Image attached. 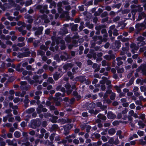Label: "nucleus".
<instances>
[{"label":"nucleus","instance_id":"3","mask_svg":"<svg viewBox=\"0 0 146 146\" xmlns=\"http://www.w3.org/2000/svg\"><path fill=\"white\" fill-rule=\"evenodd\" d=\"M30 54L29 52H24L21 53H20L18 55V56L19 58H23L28 56Z\"/></svg>","mask_w":146,"mask_h":146},{"label":"nucleus","instance_id":"2","mask_svg":"<svg viewBox=\"0 0 146 146\" xmlns=\"http://www.w3.org/2000/svg\"><path fill=\"white\" fill-rule=\"evenodd\" d=\"M6 142L9 145L13 146H17V142L15 139H13L12 141H11L10 139H7L6 140Z\"/></svg>","mask_w":146,"mask_h":146},{"label":"nucleus","instance_id":"18","mask_svg":"<svg viewBox=\"0 0 146 146\" xmlns=\"http://www.w3.org/2000/svg\"><path fill=\"white\" fill-rule=\"evenodd\" d=\"M14 135L16 137H19L21 136V133L19 132L16 131L14 133Z\"/></svg>","mask_w":146,"mask_h":146},{"label":"nucleus","instance_id":"37","mask_svg":"<svg viewBox=\"0 0 146 146\" xmlns=\"http://www.w3.org/2000/svg\"><path fill=\"white\" fill-rule=\"evenodd\" d=\"M119 124V122L118 121H115L113 122V124L114 126L117 125H118Z\"/></svg>","mask_w":146,"mask_h":146},{"label":"nucleus","instance_id":"48","mask_svg":"<svg viewBox=\"0 0 146 146\" xmlns=\"http://www.w3.org/2000/svg\"><path fill=\"white\" fill-rule=\"evenodd\" d=\"M73 142L74 143L76 144H78L79 143V141L78 140L75 139L73 140Z\"/></svg>","mask_w":146,"mask_h":146},{"label":"nucleus","instance_id":"16","mask_svg":"<svg viewBox=\"0 0 146 146\" xmlns=\"http://www.w3.org/2000/svg\"><path fill=\"white\" fill-rule=\"evenodd\" d=\"M122 60V58L120 57H119L117 58V60L118 62V65L120 66L122 64L123 62L121 61Z\"/></svg>","mask_w":146,"mask_h":146},{"label":"nucleus","instance_id":"34","mask_svg":"<svg viewBox=\"0 0 146 146\" xmlns=\"http://www.w3.org/2000/svg\"><path fill=\"white\" fill-rule=\"evenodd\" d=\"M7 66L8 67H10L11 66L13 68H15V65H12L11 63H8L7 64Z\"/></svg>","mask_w":146,"mask_h":146},{"label":"nucleus","instance_id":"26","mask_svg":"<svg viewBox=\"0 0 146 146\" xmlns=\"http://www.w3.org/2000/svg\"><path fill=\"white\" fill-rule=\"evenodd\" d=\"M35 111V109L33 108H30L28 109L27 111V112L28 113H30L34 112Z\"/></svg>","mask_w":146,"mask_h":146},{"label":"nucleus","instance_id":"60","mask_svg":"<svg viewBox=\"0 0 146 146\" xmlns=\"http://www.w3.org/2000/svg\"><path fill=\"white\" fill-rule=\"evenodd\" d=\"M129 113L130 115L131 116H132L134 114V112L133 110H131L129 112Z\"/></svg>","mask_w":146,"mask_h":146},{"label":"nucleus","instance_id":"11","mask_svg":"<svg viewBox=\"0 0 146 146\" xmlns=\"http://www.w3.org/2000/svg\"><path fill=\"white\" fill-rule=\"evenodd\" d=\"M61 76V75L59 73L58 74L57 73H56V74L54 75V80H57L59 78H60Z\"/></svg>","mask_w":146,"mask_h":146},{"label":"nucleus","instance_id":"30","mask_svg":"<svg viewBox=\"0 0 146 146\" xmlns=\"http://www.w3.org/2000/svg\"><path fill=\"white\" fill-rule=\"evenodd\" d=\"M115 45H116V48L118 49L121 46L120 42H116Z\"/></svg>","mask_w":146,"mask_h":146},{"label":"nucleus","instance_id":"19","mask_svg":"<svg viewBox=\"0 0 146 146\" xmlns=\"http://www.w3.org/2000/svg\"><path fill=\"white\" fill-rule=\"evenodd\" d=\"M62 5V3L61 2H59L58 3V12L60 13L62 11V9L61 8Z\"/></svg>","mask_w":146,"mask_h":146},{"label":"nucleus","instance_id":"44","mask_svg":"<svg viewBox=\"0 0 146 146\" xmlns=\"http://www.w3.org/2000/svg\"><path fill=\"white\" fill-rule=\"evenodd\" d=\"M115 88L118 92L119 93L120 92L121 90L120 88L117 86H115Z\"/></svg>","mask_w":146,"mask_h":146},{"label":"nucleus","instance_id":"28","mask_svg":"<svg viewBox=\"0 0 146 146\" xmlns=\"http://www.w3.org/2000/svg\"><path fill=\"white\" fill-rule=\"evenodd\" d=\"M137 134L140 136H142L143 135V132L141 131H138L137 132Z\"/></svg>","mask_w":146,"mask_h":146},{"label":"nucleus","instance_id":"43","mask_svg":"<svg viewBox=\"0 0 146 146\" xmlns=\"http://www.w3.org/2000/svg\"><path fill=\"white\" fill-rule=\"evenodd\" d=\"M44 54V52L42 51H38V54L41 55H43Z\"/></svg>","mask_w":146,"mask_h":146},{"label":"nucleus","instance_id":"40","mask_svg":"<svg viewBox=\"0 0 146 146\" xmlns=\"http://www.w3.org/2000/svg\"><path fill=\"white\" fill-rule=\"evenodd\" d=\"M129 107L131 109H133L135 108V106L134 104H132L130 105Z\"/></svg>","mask_w":146,"mask_h":146},{"label":"nucleus","instance_id":"63","mask_svg":"<svg viewBox=\"0 0 146 146\" xmlns=\"http://www.w3.org/2000/svg\"><path fill=\"white\" fill-rule=\"evenodd\" d=\"M128 62L129 63H131L132 62L133 60L131 58H129L127 59Z\"/></svg>","mask_w":146,"mask_h":146},{"label":"nucleus","instance_id":"1","mask_svg":"<svg viewBox=\"0 0 146 146\" xmlns=\"http://www.w3.org/2000/svg\"><path fill=\"white\" fill-rule=\"evenodd\" d=\"M23 78L24 79L27 80L31 84H33L34 82H39L40 84L42 82V81L40 82V78L38 76H36L33 77V79L35 80V81L32 80L31 81L28 77H24Z\"/></svg>","mask_w":146,"mask_h":146},{"label":"nucleus","instance_id":"58","mask_svg":"<svg viewBox=\"0 0 146 146\" xmlns=\"http://www.w3.org/2000/svg\"><path fill=\"white\" fill-rule=\"evenodd\" d=\"M23 135L27 138L28 136L27 133L26 132H23L22 133Z\"/></svg>","mask_w":146,"mask_h":146},{"label":"nucleus","instance_id":"32","mask_svg":"<svg viewBox=\"0 0 146 146\" xmlns=\"http://www.w3.org/2000/svg\"><path fill=\"white\" fill-rule=\"evenodd\" d=\"M124 71V69L123 68H119L117 70V71L119 73H121L123 72Z\"/></svg>","mask_w":146,"mask_h":146},{"label":"nucleus","instance_id":"20","mask_svg":"<svg viewBox=\"0 0 146 146\" xmlns=\"http://www.w3.org/2000/svg\"><path fill=\"white\" fill-rule=\"evenodd\" d=\"M25 94V92H23V93L22 94H20V93L19 92H16L15 94V95L16 96H20L21 97H23L24 95Z\"/></svg>","mask_w":146,"mask_h":146},{"label":"nucleus","instance_id":"47","mask_svg":"<svg viewBox=\"0 0 146 146\" xmlns=\"http://www.w3.org/2000/svg\"><path fill=\"white\" fill-rule=\"evenodd\" d=\"M144 83H146V79L145 80H141L140 84L142 85Z\"/></svg>","mask_w":146,"mask_h":146},{"label":"nucleus","instance_id":"29","mask_svg":"<svg viewBox=\"0 0 146 146\" xmlns=\"http://www.w3.org/2000/svg\"><path fill=\"white\" fill-rule=\"evenodd\" d=\"M56 5V3L55 2L53 1L52 3H50V7L52 8L53 7H54Z\"/></svg>","mask_w":146,"mask_h":146},{"label":"nucleus","instance_id":"46","mask_svg":"<svg viewBox=\"0 0 146 146\" xmlns=\"http://www.w3.org/2000/svg\"><path fill=\"white\" fill-rule=\"evenodd\" d=\"M0 45H1V46L2 48H5L6 47V45L2 43L1 40H0Z\"/></svg>","mask_w":146,"mask_h":146},{"label":"nucleus","instance_id":"38","mask_svg":"<svg viewBox=\"0 0 146 146\" xmlns=\"http://www.w3.org/2000/svg\"><path fill=\"white\" fill-rule=\"evenodd\" d=\"M20 101V99L18 98H15L13 100V101L15 103H17Z\"/></svg>","mask_w":146,"mask_h":146},{"label":"nucleus","instance_id":"55","mask_svg":"<svg viewBox=\"0 0 146 146\" xmlns=\"http://www.w3.org/2000/svg\"><path fill=\"white\" fill-rule=\"evenodd\" d=\"M119 140L117 138L114 141L113 143L115 145H117L119 143Z\"/></svg>","mask_w":146,"mask_h":146},{"label":"nucleus","instance_id":"61","mask_svg":"<svg viewBox=\"0 0 146 146\" xmlns=\"http://www.w3.org/2000/svg\"><path fill=\"white\" fill-rule=\"evenodd\" d=\"M119 19L120 17L119 16H117L113 19V21L114 22H116V21L119 20Z\"/></svg>","mask_w":146,"mask_h":146},{"label":"nucleus","instance_id":"27","mask_svg":"<svg viewBox=\"0 0 146 146\" xmlns=\"http://www.w3.org/2000/svg\"><path fill=\"white\" fill-rule=\"evenodd\" d=\"M140 90L141 92H144L146 91V87L144 86H141L140 87Z\"/></svg>","mask_w":146,"mask_h":146},{"label":"nucleus","instance_id":"35","mask_svg":"<svg viewBox=\"0 0 146 146\" xmlns=\"http://www.w3.org/2000/svg\"><path fill=\"white\" fill-rule=\"evenodd\" d=\"M68 75L70 77V78L71 79H72L73 78V76L71 72H68Z\"/></svg>","mask_w":146,"mask_h":146},{"label":"nucleus","instance_id":"36","mask_svg":"<svg viewBox=\"0 0 146 146\" xmlns=\"http://www.w3.org/2000/svg\"><path fill=\"white\" fill-rule=\"evenodd\" d=\"M104 103H107L108 104H110L111 102V101L109 99H107L106 100L104 101Z\"/></svg>","mask_w":146,"mask_h":146},{"label":"nucleus","instance_id":"64","mask_svg":"<svg viewBox=\"0 0 146 146\" xmlns=\"http://www.w3.org/2000/svg\"><path fill=\"white\" fill-rule=\"evenodd\" d=\"M129 105V104L128 103H125L123 104V106L124 107H127Z\"/></svg>","mask_w":146,"mask_h":146},{"label":"nucleus","instance_id":"9","mask_svg":"<svg viewBox=\"0 0 146 146\" xmlns=\"http://www.w3.org/2000/svg\"><path fill=\"white\" fill-rule=\"evenodd\" d=\"M93 67L94 68H96L94 70L95 72H96L100 69V66H98V64H97L94 63V64L93 66Z\"/></svg>","mask_w":146,"mask_h":146},{"label":"nucleus","instance_id":"50","mask_svg":"<svg viewBox=\"0 0 146 146\" xmlns=\"http://www.w3.org/2000/svg\"><path fill=\"white\" fill-rule=\"evenodd\" d=\"M134 93V95L136 96H140L141 94V93L140 92H135Z\"/></svg>","mask_w":146,"mask_h":146},{"label":"nucleus","instance_id":"13","mask_svg":"<svg viewBox=\"0 0 146 146\" xmlns=\"http://www.w3.org/2000/svg\"><path fill=\"white\" fill-rule=\"evenodd\" d=\"M104 57L105 58L108 60H110L111 59L115 58L114 56L113 55L111 56L106 55L104 56Z\"/></svg>","mask_w":146,"mask_h":146},{"label":"nucleus","instance_id":"54","mask_svg":"<svg viewBox=\"0 0 146 146\" xmlns=\"http://www.w3.org/2000/svg\"><path fill=\"white\" fill-rule=\"evenodd\" d=\"M50 32V29H48L46 30L45 31V33L46 34L48 35L49 34Z\"/></svg>","mask_w":146,"mask_h":146},{"label":"nucleus","instance_id":"10","mask_svg":"<svg viewBox=\"0 0 146 146\" xmlns=\"http://www.w3.org/2000/svg\"><path fill=\"white\" fill-rule=\"evenodd\" d=\"M141 68L143 74L146 75V64L142 66Z\"/></svg>","mask_w":146,"mask_h":146},{"label":"nucleus","instance_id":"15","mask_svg":"<svg viewBox=\"0 0 146 146\" xmlns=\"http://www.w3.org/2000/svg\"><path fill=\"white\" fill-rule=\"evenodd\" d=\"M12 115L11 113L8 115V121L9 122H13L14 120V118L11 117Z\"/></svg>","mask_w":146,"mask_h":146},{"label":"nucleus","instance_id":"31","mask_svg":"<svg viewBox=\"0 0 146 146\" xmlns=\"http://www.w3.org/2000/svg\"><path fill=\"white\" fill-rule=\"evenodd\" d=\"M56 98L57 99L60 98V96H61V94L60 93H56L55 94Z\"/></svg>","mask_w":146,"mask_h":146},{"label":"nucleus","instance_id":"59","mask_svg":"<svg viewBox=\"0 0 146 146\" xmlns=\"http://www.w3.org/2000/svg\"><path fill=\"white\" fill-rule=\"evenodd\" d=\"M146 50V47L141 48L139 50L140 52H143L144 50Z\"/></svg>","mask_w":146,"mask_h":146},{"label":"nucleus","instance_id":"4","mask_svg":"<svg viewBox=\"0 0 146 146\" xmlns=\"http://www.w3.org/2000/svg\"><path fill=\"white\" fill-rule=\"evenodd\" d=\"M131 52L133 53H135V51L137 50L139 48L138 47L136 46L134 44H131Z\"/></svg>","mask_w":146,"mask_h":146},{"label":"nucleus","instance_id":"14","mask_svg":"<svg viewBox=\"0 0 146 146\" xmlns=\"http://www.w3.org/2000/svg\"><path fill=\"white\" fill-rule=\"evenodd\" d=\"M43 28L42 27H40L38 28V31H36L35 33L36 35H39L40 34L41 31L43 30Z\"/></svg>","mask_w":146,"mask_h":146},{"label":"nucleus","instance_id":"6","mask_svg":"<svg viewBox=\"0 0 146 146\" xmlns=\"http://www.w3.org/2000/svg\"><path fill=\"white\" fill-rule=\"evenodd\" d=\"M47 5H44L43 7H41L40 10V12L42 13L46 12V13H48L49 11L47 10Z\"/></svg>","mask_w":146,"mask_h":146},{"label":"nucleus","instance_id":"23","mask_svg":"<svg viewBox=\"0 0 146 146\" xmlns=\"http://www.w3.org/2000/svg\"><path fill=\"white\" fill-rule=\"evenodd\" d=\"M0 143L1 146H5V142L3 141V139L1 137H0Z\"/></svg>","mask_w":146,"mask_h":146},{"label":"nucleus","instance_id":"56","mask_svg":"<svg viewBox=\"0 0 146 146\" xmlns=\"http://www.w3.org/2000/svg\"><path fill=\"white\" fill-rule=\"evenodd\" d=\"M21 125L22 127H24L26 126V124L25 122L23 121L21 123Z\"/></svg>","mask_w":146,"mask_h":146},{"label":"nucleus","instance_id":"42","mask_svg":"<svg viewBox=\"0 0 146 146\" xmlns=\"http://www.w3.org/2000/svg\"><path fill=\"white\" fill-rule=\"evenodd\" d=\"M139 98L140 100L142 101H146V99L145 98H144L142 96H140L139 97Z\"/></svg>","mask_w":146,"mask_h":146},{"label":"nucleus","instance_id":"53","mask_svg":"<svg viewBox=\"0 0 146 146\" xmlns=\"http://www.w3.org/2000/svg\"><path fill=\"white\" fill-rule=\"evenodd\" d=\"M102 65L103 66H105L107 65V63L106 61L103 60L102 62Z\"/></svg>","mask_w":146,"mask_h":146},{"label":"nucleus","instance_id":"57","mask_svg":"<svg viewBox=\"0 0 146 146\" xmlns=\"http://www.w3.org/2000/svg\"><path fill=\"white\" fill-rule=\"evenodd\" d=\"M102 139L104 142L106 141H107V138L104 136H103L102 138Z\"/></svg>","mask_w":146,"mask_h":146},{"label":"nucleus","instance_id":"25","mask_svg":"<svg viewBox=\"0 0 146 146\" xmlns=\"http://www.w3.org/2000/svg\"><path fill=\"white\" fill-rule=\"evenodd\" d=\"M102 144V142L101 141H99L97 143H93V146H99Z\"/></svg>","mask_w":146,"mask_h":146},{"label":"nucleus","instance_id":"7","mask_svg":"<svg viewBox=\"0 0 146 146\" xmlns=\"http://www.w3.org/2000/svg\"><path fill=\"white\" fill-rule=\"evenodd\" d=\"M107 116L108 118L110 119H113L115 117V116L111 112L108 113Z\"/></svg>","mask_w":146,"mask_h":146},{"label":"nucleus","instance_id":"49","mask_svg":"<svg viewBox=\"0 0 146 146\" xmlns=\"http://www.w3.org/2000/svg\"><path fill=\"white\" fill-rule=\"evenodd\" d=\"M48 82L50 83H52L53 82V80L52 78H49L48 80Z\"/></svg>","mask_w":146,"mask_h":146},{"label":"nucleus","instance_id":"12","mask_svg":"<svg viewBox=\"0 0 146 146\" xmlns=\"http://www.w3.org/2000/svg\"><path fill=\"white\" fill-rule=\"evenodd\" d=\"M25 18L27 19V21L29 23H31L32 22L33 19L31 17L26 16H25Z\"/></svg>","mask_w":146,"mask_h":146},{"label":"nucleus","instance_id":"62","mask_svg":"<svg viewBox=\"0 0 146 146\" xmlns=\"http://www.w3.org/2000/svg\"><path fill=\"white\" fill-rule=\"evenodd\" d=\"M18 39L20 41H22L24 40V38L22 37H19L18 38Z\"/></svg>","mask_w":146,"mask_h":146},{"label":"nucleus","instance_id":"33","mask_svg":"<svg viewBox=\"0 0 146 146\" xmlns=\"http://www.w3.org/2000/svg\"><path fill=\"white\" fill-rule=\"evenodd\" d=\"M40 48L42 50H44L45 51L48 48L46 47L44 45H42L40 47Z\"/></svg>","mask_w":146,"mask_h":146},{"label":"nucleus","instance_id":"45","mask_svg":"<svg viewBox=\"0 0 146 146\" xmlns=\"http://www.w3.org/2000/svg\"><path fill=\"white\" fill-rule=\"evenodd\" d=\"M115 94L114 93H113L111 94L110 98L111 100H113L115 98Z\"/></svg>","mask_w":146,"mask_h":146},{"label":"nucleus","instance_id":"21","mask_svg":"<svg viewBox=\"0 0 146 146\" xmlns=\"http://www.w3.org/2000/svg\"><path fill=\"white\" fill-rule=\"evenodd\" d=\"M138 125L139 126V128H143L145 126V124L143 123L142 122L140 121L138 122Z\"/></svg>","mask_w":146,"mask_h":146},{"label":"nucleus","instance_id":"8","mask_svg":"<svg viewBox=\"0 0 146 146\" xmlns=\"http://www.w3.org/2000/svg\"><path fill=\"white\" fill-rule=\"evenodd\" d=\"M72 66V64H68L64 65L63 66V68L66 70L68 69L69 68H70Z\"/></svg>","mask_w":146,"mask_h":146},{"label":"nucleus","instance_id":"24","mask_svg":"<svg viewBox=\"0 0 146 146\" xmlns=\"http://www.w3.org/2000/svg\"><path fill=\"white\" fill-rule=\"evenodd\" d=\"M21 87L25 89V87L27 85L26 82L25 81H23L21 82Z\"/></svg>","mask_w":146,"mask_h":146},{"label":"nucleus","instance_id":"39","mask_svg":"<svg viewBox=\"0 0 146 146\" xmlns=\"http://www.w3.org/2000/svg\"><path fill=\"white\" fill-rule=\"evenodd\" d=\"M139 90L138 88L136 86H135L134 87L133 91L134 92V93L137 92L138 90Z\"/></svg>","mask_w":146,"mask_h":146},{"label":"nucleus","instance_id":"52","mask_svg":"<svg viewBox=\"0 0 146 146\" xmlns=\"http://www.w3.org/2000/svg\"><path fill=\"white\" fill-rule=\"evenodd\" d=\"M7 137L9 138H12V134L11 133H9L7 134Z\"/></svg>","mask_w":146,"mask_h":146},{"label":"nucleus","instance_id":"41","mask_svg":"<svg viewBox=\"0 0 146 146\" xmlns=\"http://www.w3.org/2000/svg\"><path fill=\"white\" fill-rule=\"evenodd\" d=\"M93 3V1H89L88 3H86V5L87 6H89L90 5H91Z\"/></svg>","mask_w":146,"mask_h":146},{"label":"nucleus","instance_id":"5","mask_svg":"<svg viewBox=\"0 0 146 146\" xmlns=\"http://www.w3.org/2000/svg\"><path fill=\"white\" fill-rule=\"evenodd\" d=\"M137 40L138 41H140V43L141 44V45H139V43H138V46H142L145 44V42L143 41L144 40V38L141 36L139 37L138 38Z\"/></svg>","mask_w":146,"mask_h":146},{"label":"nucleus","instance_id":"17","mask_svg":"<svg viewBox=\"0 0 146 146\" xmlns=\"http://www.w3.org/2000/svg\"><path fill=\"white\" fill-rule=\"evenodd\" d=\"M98 117L99 119H102L103 120H106V118L105 116L101 114H98Z\"/></svg>","mask_w":146,"mask_h":146},{"label":"nucleus","instance_id":"51","mask_svg":"<svg viewBox=\"0 0 146 146\" xmlns=\"http://www.w3.org/2000/svg\"><path fill=\"white\" fill-rule=\"evenodd\" d=\"M13 50L14 51H16L17 50H18L19 49V48L16 46H13Z\"/></svg>","mask_w":146,"mask_h":146},{"label":"nucleus","instance_id":"22","mask_svg":"<svg viewBox=\"0 0 146 146\" xmlns=\"http://www.w3.org/2000/svg\"><path fill=\"white\" fill-rule=\"evenodd\" d=\"M109 133L111 135H113L115 133V131L114 129H110L108 131Z\"/></svg>","mask_w":146,"mask_h":146}]
</instances>
